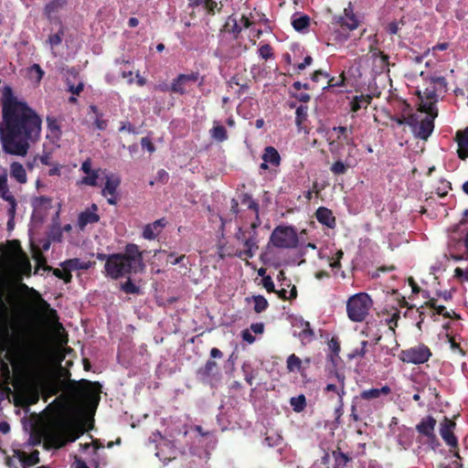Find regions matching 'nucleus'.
Wrapping results in <instances>:
<instances>
[{"label": "nucleus", "mask_w": 468, "mask_h": 468, "mask_svg": "<svg viewBox=\"0 0 468 468\" xmlns=\"http://www.w3.org/2000/svg\"><path fill=\"white\" fill-rule=\"evenodd\" d=\"M42 119L26 101H19L9 86L3 89L0 142L5 154L26 156L40 139Z\"/></svg>", "instance_id": "f257e3e1"}, {"label": "nucleus", "mask_w": 468, "mask_h": 468, "mask_svg": "<svg viewBox=\"0 0 468 468\" xmlns=\"http://www.w3.org/2000/svg\"><path fill=\"white\" fill-rule=\"evenodd\" d=\"M144 269V251L134 243L126 244L123 252L111 254L110 260L104 264L105 276L112 280L129 277Z\"/></svg>", "instance_id": "f03ea898"}, {"label": "nucleus", "mask_w": 468, "mask_h": 468, "mask_svg": "<svg viewBox=\"0 0 468 468\" xmlns=\"http://www.w3.org/2000/svg\"><path fill=\"white\" fill-rule=\"evenodd\" d=\"M70 371L59 367L57 374V381L60 383L61 388L73 398L82 400H99L101 392V385L88 379H70Z\"/></svg>", "instance_id": "7ed1b4c3"}, {"label": "nucleus", "mask_w": 468, "mask_h": 468, "mask_svg": "<svg viewBox=\"0 0 468 468\" xmlns=\"http://www.w3.org/2000/svg\"><path fill=\"white\" fill-rule=\"evenodd\" d=\"M373 304L370 296L366 292H359L351 296L346 303V313L352 322H363L368 314Z\"/></svg>", "instance_id": "20e7f679"}, {"label": "nucleus", "mask_w": 468, "mask_h": 468, "mask_svg": "<svg viewBox=\"0 0 468 468\" xmlns=\"http://www.w3.org/2000/svg\"><path fill=\"white\" fill-rule=\"evenodd\" d=\"M335 24L339 27L333 33L334 39L344 42L349 37V32L358 27L359 22L356 19L351 3L344 9V16L335 18Z\"/></svg>", "instance_id": "39448f33"}, {"label": "nucleus", "mask_w": 468, "mask_h": 468, "mask_svg": "<svg viewBox=\"0 0 468 468\" xmlns=\"http://www.w3.org/2000/svg\"><path fill=\"white\" fill-rule=\"evenodd\" d=\"M272 245L279 249H293L299 242L295 229L292 226H277L270 238Z\"/></svg>", "instance_id": "423d86ee"}, {"label": "nucleus", "mask_w": 468, "mask_h": 468, "mask_svg": "<svg viewBox=\"0 0 468 468\" xmlns=\"http://www.w3.org/2000/svg\"><path fill=\"white\" fill-rule=\"evenodd\" d=\"M78 437L79 434L72 427L62 424L48 435V441L54 448L59 449L68 442L76 441Z\"/></svg>", "instance_id": "0eeeda50"}, {"label": "nucleus", "mask_w": 468, "mask_h": 468, "mask_svg": "<svg viewBox=\"0 0 468 468\" xmlns=\"http://www.w3.org/2000/svg\"><path fill=\"white\" fill-rule=\"evenodd\" d=\"M432 356L431 349L424 344L402 350L399 357L404 363L420 365L427 362Z\"/></svg>", "instance_id": "6e6552de"}, {"label": "nucleus", "mask_w": 468, "mask_h": 468, "mask_svg": "<svg viewBox=\"0 0 468 468\" xmlns=\"http://www.w3.org/2000/svg\"><path fill=\"white\" fill-rule=\"evenodd\" d=\"M257 236H258L257 232L254 230L249 238H247L243 240V245H244V247H246V249L244 250H239V251L235 252L234 254H232L230 252H226L224 250V247L220 246L218 249L219 257L221 259H223L226 256L235 255L236 257H238L239 259H243V260L252 259L255 255V251L259 249V246H258L259 240H258Z\"/></svg>", "instance_id": "1a4fd4ad"}, {"label": "nucleus", "mask_w": 468, "mask_h": 468, "mask_svg": "<svg viewBox=\"0 0 468 468\" xmlns=\"http://www.w3.org/2000/svg\"><path fill=\"white\" fill-rule=\"evenodd\" d=\"M350 411L349 417L355 422L373 413L371 404L366 399H362L360 394L353 398Z\"/></svg>", "instance_id": "9d476101"}, {"label": "nucleus", "mask_w": 468, "mask_h": 468, "mask_svg": "<svg viewBox=\"0 0 468 468\" xmlns=\"http://www.w3.org/2000/svg\"><path fill=\"white\" fill-rule=\"evenodd\" d=\"M199 74L197 72H191L189 74H180L175 79L171 84V90L175 93L183 94L187 89H190L193 84L198 80Z\"/></svg>", "instance_id": "9b49d317"}, {"label": "nucleus", "mask_w": 468, "mask_h": 468, "mask_svg": "<svg viewBox=\"0 0 468 468\" xmlns=\"http://www.w3.org/2000/svg\"><path fill=\"white\" fill-rule=\"evenodd\" d=\"M456 423L445 417L443 421L441 423L440 434L442 440L445 441L447 445L452 448L458 447V440L453 433V430L455 429Z\"/></svg>", "instance_id": "f8f14e48"}, {"label": "nucleus", "mask_w": 468, "mask_h": 468, "mask_svg": "<svg viewBox=\"0 0 468 468\" xmlns=\"http://www.w3.org/2000/svg\"><path fill=\"white\" fill-rule=\"evenodd\" d=\"M436 420L432 416H427L421 419V420L416 425V431L420 434L427 437L428 441L432 443L437 441V437L434 432Z\"/></svg>", "instance_id": "ddd939ff"}, {"label": "nucleus", "mask_w": 468, "mask_h": 468, "mask_svg": "<svg viewBox=\"0 0 468 468\" xmlns=\"http://www.w3.org/2000/svg\"><path fill=\"white\" fill-rule=\"evenodd\" d=\"M166 224V219L162 218L153 223L145 225L142 233L143 238L148 240L154 239L162 232Z\"/></svg>", "instance_id": "4468645a"}, {"label": "nucleus", "mask_w": 468, "mask_h": 468, "mask_svg": "<svg viewBox=\"0 0 468 468\" xmlns=\"http://www.w3.org/2000/svg\"><path fill=\"white\" fill-rule=\"evenodd\" d=\"M14 457L19 460L23 468H28L40 462L39 452L37 450H34L29 454L22 450H14Z\"/></svg>", "instance_id": "2eb2a0df"}, {"label": "nucleus", "mask_w": 468, "mask_h": 468, "mask_svg": "<svg viewBox=\"0 0 468 468\" xmlns=\"http://www.w3.org/2000/svg\"><path fill=\"white\" fill-rule=\"evenodd\" d=\"M455 142L458 144V157L461 160H465L468 158V127L456 132Z\"/></svg>", "instance_id": "dca6fc26"}, {"label": "nucleus", "mask_w": 468, "mask_h": 468, "mask_svg": "<svg viewBox=\"0 0 468 468\" xmlns=\"http://www.w3.org/2000/svg\"><path fill=\"white\" fill-rule=\"evenodd\" d=\"M433 120L434 116L425 117L420 122L416 132H413L418 138L427 140L431 136L434 129Z\"/></svg>", "instance_id": "f3484780"}, {"label": "nucleus", "mask_w": 468, "mask_h": 468, "mask_svg": "<svg viewBox=\"0 0 468 468\" xmlns=\"http://www.w3.org/2000/svg\"><path fill=\"white\" fill-rule=\"evenodd\" d=\"M371 58H373V64L379 72L388 71L389 58L384 54L380 49L376 48H370Z\"/></svg>", "instance_id": "a211bd4d"}, {"label": "nucleus", "mask_w": 468, "mask_h": 468, "mask_svg": "<svg viewBox=\"0 0 468 468\" xmlns=\"http://www.w3.org/2000/svg\"><path fill=\"white\" fill-rule=\"evenodd\" d=\"M327 378L329 380L335 379L336 382H339L338 391L336 392V395L338 397L337 401H344V397L346 395L345 373L342 371H339L336 368H334L329 371V373L327 375Z\"/></svg>", "instance_id": "6ab92c4d"}, {"label": "nucleus", "mask_w": 468, "mask_h": 468, "mask_svg": "<svg viewBox=\"0 0 468 468\" xmlns=\"http://www.w3.org/2000/svg\"><path fill=\"white\" fill-rule=\"evenodd\" d=\"M315 218L319 223L327 228L334 229L335 227V218L332 210L325 207H320L315 211Z\"/></svg>", "instance_id": "aec40b11"}, {"label": "nucleus", "mask_w": 468, "mask_h": 468, "mask_svg": "<svg viewBox=\"0 0 468 468\" xmlns=\"http://www.w3.org/2000/svg\"><path fill=\"white\" fill-rule=\"evenodd\" d=\"M210 137L217 143H223L228 140L229 135L226 127L218 121H214L212 128L209 130Z\"/></svg>", "instance_id": "412c9836"}, {"label": "nucleus", "mask_w": 468, "mask_h": 468, "mask_svg": "<svg viewBox=\"0 0 468 468\" xmlns=\"http://www.w3.org/2000/svg\"><path fill=\"white\" fill-rule=\"evenodd\" d=\"M372 96L370 94H360L356 95L350 101V110L353 112H357L361 109H367L372 101Z\"/></svg>", "instance_id": "4be33fe9"}, {"label": "nucleus", "mask_w": 468, "mask_h": 468, "mask_svg": "<svg viewBox=\"0 0 468 468\" xmlns=\"http://www.w3.org/2000/svg\"><path fill=\"white\" fill-rule=\"evenodd\" d=\"M95 264L94 261H82L78 258H73L69 260H66L60 263V265H65L66 268L71 272L72 271L77 270H84L87 271L91 268Z\"/></svg>", "instance_id": "5701e85b"}, {"label": "nucleus", "mask_w": 468, "mask_h": 468, "mask_svg": "<svg viewBox=\"0 0 468 468\" xmlns=\"http://www.w3.org/2000/svg\"><path fill=\"white\" fill-rule=\"evenodd\" d=\"M261 158L265 163H269L272 166L277 167L281 165V155L273 146H266Z\"/></svg>", "instance_id": "b1692460"}, {"label": "nucleus", "mask_w": 468, "mask_h": 468, "mask_svg": "<svg viewBox=\"0 0 468 468\" xmlns=\"http://www.w3.org/2000/svg\"><path fill=\"white\" fill-rule=\"evenodd\" d=\"M308 121V106L301 104L296 107L295 111V124L299 131L304 130L307 127Z\"/></svg>", "instance_id": "393cba45"}, {"label": "nucleus", "mask_w": 468, "mask_h": 468, "mask_svg": "<svg viewBox=\"0 0 468 468\" xmlns=\"http://www.w3.org/2000/svg\"><path fill=\"white\" fill-rule=\"evenodd\" d=\"M99 220L100 216L97 213L87 209L79 215L78 225L80 229H84L88 224L97 223Z\"/></svg>", "instance_id": "a878e982"}, {"label": "nucleus", "mask_w": 468, "mask_h": 468, "mask_svg": "<svg viewBox=\"0 0 468 468\" xmlns=\"http://www.w3.org/2000/svg\"><path fill=\"white\" fill-rule=\"evenodd\" d=\"M10 176L19 184H26L27 181V172L24 166L18 162H13L10 165Z\"/></svg>", "instance_id": "bb28decb"}, {"label": "nucleus", "mask_w": 468, "mask_h": 468, "mask_svg": "<svg viewBox=\"0 0 468 468\" xmlns=\"http://www.w3.org/2000/svg\"><path fill=\"white\" fill-rule=\"evenodd\" d=\"M391 388L388 386H383L380 388H369L363 390L360 392L361 398L366 399L367 400L375 399L384 395L387 396L390 394Z\"/></svg>", "instance_id": "cd10ccee"}, {"label": "nucleus", "mask_w": 468, "mask_h": 468, "mask_svg": "<svg viewBox=\"0 0 468 468\" xmlns=\"http://www.w3.org/2000/svg\"><path fill=\"white\" fill-rule=\"evenodd\" d=\"M61 269L58 268H52L51 266L45 265L44 269L46 271H51L53 275L56 276L58 279L63 280L65 283H69L72 281V274L69 271L68 268H66L65 265H60Z\"/></svg>", "instance_id": "c85d7f7f"}, {"label": "nucleus", "mask_w": 468, "mask_h": 468, "mask_svg": "<svg viewBox=\"0 0 468 468\" xmlns=\"http://www.w3.org/2000/svg\"><path fill=\"white\" fill-rule=\"evenodd\" d=\"M66 5L67 0H51L45 5L44 14L48 18H51L53 15L58 14Z\"/></svg>", "instance_id": "c756f323"}, {"label": "nucleus", "mask_w": 468, "mask_h": 468, "mask_svg": "<svg viewBox=\"0 0 468 468\" xmlns=\"http://www.w3.org/2000/svg\"><path fill=\"white\" fill-rule=\"evenodd\" d=\"M89 109L91 112L95 114V119L93 122L95 128L100 131L106 130L108 126V120L103 119V112H101L99 108L94 104L90 105Z\"/></svg>", "instance_id": "7c9ffc66"}, {"label": "nucleus", "mask_w": 468, "mask_h": 468, "mask_svg": "<svg viewBox=\"0 0 468 468\" xmlns=\"http://www.w3.org/2000/svg\"><path fill=\"white\" fill-rule=\"evenodd\" d=\"M40 307L44 313H46L47 318L51 323L57 324L61 326V324L58 322V315L55 309L51 308L50 304L45 301L44 299H40Z\"/></svg>", "instance_id": "2f4dec72"}, {"label": "nucleus", "mask_w": 468, "mask_h": 468, "mask_svg": "<svg viewBox=\"0 0 468 468\" xmlns=\"http://www.w3.org/2000/svg\"><path fill=\"white\" fill-rule=\"evenodd\" d=\"M121 184L120 178H110L107 177L105 186L101 191L102 196L106 197L107 195L110 196H116V191L118 186Z\"/></svg>", "instance_id": "473e14b6"}, {"label": "nucleus", "mask_w": 468, "mask_h": 468, "mask_svg": "<svg viewBox=\"0 0 468 468\" xmlns=\"http://www.w3.org/2000/svg\"><path fill=\"white\" fill-rule=\"evenodd\" d=\"M336 139L342 143L343 146H348V157H351L353 155L354 150L356 147L354 138V131H351L346 134H344L342 137L336 136Z\"/></svg>", "instance_id": "72a5a7b5"}, {"label": "nucleus", "mask_w": 468, "mask_h": 468, "mask_svg": "<svg viewBox=\"0 0 468 468\" xmlns=\"http://www.w3.org/2000/svg\"><path fill=\"white\" fill-rule=\"evenodd\" d=\"M332 454L335 460L334 468H345L352 460L346 453L342 452L339 448L333 451Z\"/></svg>", "instance_id": "f704fd0d"}, {"label": "nucleus", "mask_w": 468, "mask_h": 468, "mask_svg": "<svg viewBox=\"0 0 468 468\" xmlns=\"http://www.w3.org/2000/svg\"><path fill=\"white\" fill-rule=\"evenodd\" d=\"M348 159L349 157L347 156L346 161L343 162L342 160L338 159L336 160L335 163H333V165H331L330 167V171L335 175V176H341V175H345L348 168L351 167L352 165L349 164L348 162Z\"/></svg>", "instance_id": "c9c22d12"}, {"label": "nucleus", "mask_w": 468, "mask_h": 468, "mask_svg": "<svg viewBox=\"0 0 468 468\" xmlns=\"http://www.w3.org/2000/svg\"><path fill=\"white\" fill-rule=\"evenodd\" d=\"M290 405L292 406L293 411L297 413L303 411L307 405L305 396L301 394L297 397L291 398Z\"/></svg>", "instance_id": "e433bc0d"}, {"label": "nucleus", "mask_w": 468, "mask_h": 468, "mask_svg": "<svg viewBox=\"0 0 468 468\" xmlns=\"http://www.w3.org/2000/svg\"><path fill=\"white\" fill-rule=\"evenodd\" d=\"M286 367L289 372L300 371L302 368V360L295 354H292L287 358Z\"/></svg>", "instance_id": "4c0bfd02"}, {"label": "nucleus", "mask_w": 468, "mask_h": 468, "mask_svg": "<svg viewBox=\"0 0 468 468\" xmlns=\"http://www.w3.org/2000/svg\"><path fill=\"white\" fill-rule=\"evenodd\" d=\"M64 35H65L64 27L62 25H60L58 31L55 34L49 35L47 42L49 44L51 48H53L54 47H57L62 43V38H63Z\"/></svg>", "instance_id": "58836bf2"}, {"label": "nucleus", "mask_w": 468, "mask_h": 468, "mask_svg": "<svg viewBox=\"0 0 468 468\" xmlns=\"http://www.w3.org/2000/svg\"><path fill=\"white\" fill-rule=\"evenodd\" d=\"M292 25L296 31H303L310 25V17L306 15L292 20Z\"/></svg>", "instance_id": "ea45409f"}, {"label": "nucleus", "mask_w": 468, "mask_h": 468, "mask_svg": "<svg viewBox=\"0 0 468 468\" xmlns=\"http://www.w3.org/2000/svg\"><path fill=\"white\" fill-rule=\"evenodd\" d=\"M252 299L254 303V311L257 314L262 313L269 306L268 301L262 295H255Z\"/></svg>", "instance_id": "a19ab883"}, {"label": "nucleus", "mask_w": 468, "mask_h": 468, "mask_svg": "<svg viewBox=\"0 0 468 468\" xmlns=\"http://www.w3.org/2000/svg\"><path fill=\"white\" fill-rule=\"evenodd\" d=\"M461 247H462L461 241H457L455 244L452 245L450 248V256L455 261H460L468 259V254H466L465 251L463 253L457 252Z\"/></svg>", "instance_id": "79ce46f5"}, {"label": "nucleus", "mask_w": 468, "mask_h": 468, "mask_svg": "<svg viewBox=\"0 0 468 468\" xmlns=\"http://www.w3.org/2000/svg\"><path fill=\"white\" fill-rule=\"evenodd\" d=\"M47 125H48V129L51 133V134L54 137L58 138V136L60 134V127H59L58 120L54 117L48 116L47 117Z\"/></svg>", "instance_id": "37998d69"}, {"label": "nucleus", "mask_w": 468, "mask_h": 468, "mask_svg": "<svg viewBox=\"0 0 468 468\" xmlns=\"http://www.w3.org/2000/svg\"><path fill=\"white\" fill-rule=\"evenodd\" d=\"M314 336V333L313 329L311 328L309 322L303 323V329L301 333L299 334V337L302 341L307 340L311 341Z\"/></svg>", "instance_id": "c03bdc74"}, {"label": "nucleus", "mask_w": 468, "mask_h": 468, "mask_svg": "<svg viewBox=\"0 0 468 468\" xmlns=\"http://www.w3.org/2000/svg\"><path fill=\"white\" fill-rule=\"evenodd\" d=\"M241 203L246 205L249 209L253 210L257 215L259 213V204L249 194H243Z\"/></svg>", "instance_id": "a18cd8bd"}, {"label": "nucleus", "mask_w": 468, "mask_h": 468, "mask_svg": "<svg viewBox=\"0 0 468 468\" xmlns=\"http://www.w3.org/2000/svg\"><path fill=\"white\" fill-rule=\"evenodd\" d=\"M121 289L130 294H138L140 292V288L132 282L130 276L128 280L121 285Z\"/></svg>", "instance_id": "49530a36"}, {"label": "nucleus", "mask_w": 468, "mask_h": 468, "mask_svg": "<svg viewBox=\"0 0 468 468\" xmlns=\"http://www.w3.org/2000/svg\"><path fill=\"white\" fill-rule=\"evenodd\" d=\"M98 178H99L98 170H94L91 173H90V175H86V176L82 177L81 183L86 186H96L98 185L97 184Z\"/></svg>", "instance_id": "de8ad7c7"}, {"label": "nucleus", "mask_w": 468, "mask_h": 468, "mask_svg": "<svg viewBox=\"0 0 468 468\" xmlns=\"http://www.w3.org/2000/svg\"><path fill=\"white\" fill-rule=\"evenodd\" d=\"M345 81H346V77H345V73L343 72L342 74H340L338 79H335V77L328 79L327 86L324 87V90L333 88V87H342L345 85Z\"/></svg>", "instance_id": "09e8293b"}, {"label": "nucleus", "mask_w": 468, "mask_h": 468, "mask_svg": "<svg viewBox=\"0 0 468 468\" xmlns=\"http://www.w3.org/2000/svg\"><path fill=\"white\" fill-rule=\"evenodd\" d=\"M290 96L303 103H307L311 101V95L301 90L297 91L294 90L293 91H290Z\"/></svg>", "instance_id": "8fccbe9b"}, {"label": "nucleus", "mask_w": 468, "mask_h": 468, "mask_svg": "<svg viewBox=\"0 0 468 468\" xmlns=\"http://www.w3.org/2000/svg\"><path fill=\"white\" fill-rule=\"evenodd\" d=\"M342 148V143L339 142L336 138L329 142V151L335 157H339L341 155Z\"/></svg>", "instance_id": "3c124183"}, {"label": "nucleus", "mask_w": 468, "mask_h": 468, "mask_svg": "<svg viewBox=\"0 0 468 468\" xmlns=\"http://www.w3.org/2000/svg\"><path fill=\"white\" fill-rule=\"evenodd\" d=\"M223 5L221 2L217 3L213 0H207V14L215 15L216 13L220 12Z\"/></svg>", "instance_id": "603ef678"}, {"label": "nucleus", "mask_w": 468, "mask_h": 468, "mask_svg": "<svg viewBox=\"0 0 468 468\" xmlns=\"http://www.w3.org/2000/svg\"><path fill=\"white\" fill-rule=\"evenodd\" d=\"M367 345H368L367 341H366V340L362 341L361 342V346L355 348L353 350V352L349 355V357L350 358L364 357V356L367 353Z\"/></svg>", "instance_id": "864d4df0"}, {"label": "nucleus", "mask_w": 468, "mask_h": 468, "mask_svg": "<svg viewBox=\"0 0 468 468\" xmlns=\"http://www.w3.org/2000/svg\"><path fill=\"white\" fill-rule=\"evenodd\" d=\"M51 203V198L46 196L37 197L33 199L32 204L35 208L41 207H48Z\"/></svg>", "instance_id": "5fc2aeb1"}, {"label": "nucleus", "mask_w": 468, "mask_h": 468, "mask_svg": "<svg viewBox=\"0 0 468 468\" xmlns=\"http://www.w3.org/2000/svg\"><path fill=\"white\" fill-rule=\"evenodd\" d=\"M399 317H400V313H399V311L396 310V312L388 319H387V324L388 325V328H389V330H391L393 332V334H395V327L398 326V322L399 320Z\"/></svg>", "instance_id": "6e6d98bb"}, {"label": "nucleus", "mask_w": 468, "mask_h": 468, "mask_svg": "<svg viewBox=\"0 0 468 468\" xmlns=\"http://www.w3.org/2000/svg\"><path fill=\"white\" fill-rule=\"evenodd\" d=\"M344 414V401H337V406L334 410L335 421L337 424L341 423V418Z\"/></svg>", "instance_id": "4d7b16f0"}, {"label": "nucleus", "mask_w": 468, "mask_h": 468, "mask_svg": "<svg viewBox=\"0 0 468 468\" xmlns=\"http://www.w3.org/2000/svg\"><path fill=\"white\" fill-rule=\"evenodd\" d=\"M259 54L262 58L268 59L272 57V48L268 44L262 45L259 48Z\"/></svg>", "instance_id": "13d9d810"}, {"label": "nucleus", "mask_w": 468, "mask_h": 468, "mask_svg": "<svg viewBox=\"0 0 468 468\" xmlns=\"http://www.w3.org/2000/svg\"><path fill=\"white\" fill-rule=\"evenodd\" d=\"M399 24L401 25H404V22L403 20H399V21H392L390 22L388 27H387V32L389 34V35H396L398 34L399 30Z\"/></svg>", "instance_id": "bf43d9fd"}, {"label": "nucleus", "mask_w": 468, "mask_h": 468, "mask_svg": "<svg viewBox=\"0 0 468 468\" xmlns=\"http://www.w3.org/2000/svg\"><path fill=\"white\" fill-rule=\"evenodd\" d=\"M431 84L441 90L446 88L447 82L444 77L440 76L431 78Z\"/></svg>", "instance_id": "052dcab7"}, {"label": "nucleus", "mask_w": 468, "mask_h": 468, "mask_svg": "<svg viewBox=\"0 0 468 468\" xmlns=\"http://www.w3.org/2000/svg\"><path fill=\"white\" fill-rule=\"evenodd\" d=\"M262 285L266 289L268 292H275V286L274 282L271 276H264L262 279Z\"/></svg>", "instance_id": "680f3d73"}, {"label": "nucleus", "mask_w": 468, "mask_h": 468, "mask_svg": "<svg viewBox=\"0 0 468 468\" xmlns=\"http://www.w3.org/2000/svg\"><path fill=\"white\" fill-rule=\"evenodd\" d=\"M451 188V183L449 181H443L441 182V186L437 188V194L439 197H444Z\"/></svg>", "instance_id": "e2e57ef3"}, {"label": "nucleus", "mask_w": 468, "mask_h": 468, "mask_svg": "<svg viewBox=\"0 0 468 468\" xmlns=\"http://www.w3.org/2000/svg\"><path fill=\"white\" fill-rule=\"evenodd\" d=\"M405 122H406V124H408L409 126H410L412 128L413 132H416V129H417V126H418V123H419L418 117H417L416 114H414V113L409 114L406 117V121Z\"/></svg>", "instance_id": "0e129e2a"}, {"label": "nucleus", "mask_w": 468, "mask_h": 468, "mask_svg": "<svg viewBox=\"0 0 468 468\" xmlns=\"http://www.w3.org/2000/svg\"><path fill=\"white\" fill-rule=\"evenodd\" d=\"M436 91H437V88L435 86H433V85L429 86L424 90L423 96L427 100H436V97H437Z\"/></svg>", "instance_id": "69168bd1"}, {"label": "nucleus", "mask_w": 468, "mask_h": 468, "mask_svg": "<svg viewBox=\"0 0 468 468\" xmlns=\"http://www.w3.org/2000/svg\"><path fill=\"white\" fill-rule=\"evenodd\" d=\"M331 382L327 383L324 388V392L328 394L330 392L336 394L338 391L339 382H336L335 379L330 380Z\"/></svg>", "instance_id": "338daca9"}, {"label": "nucleus", "mask_w": 468, "mask_h": 468, "mask_svg": "<svg viewBox=\"0 0 468 468\" xmlns=\"http://www.w3.org/2000/svg\"><path fill=\"white\" fill-rule=\"evenodd\" d=\"M141 145L143 148H145L149 153H154L155 151L154 144L148 137H143L141 139Z\"/></svg>", "instance_id": "774afa93"}]
</instances>
